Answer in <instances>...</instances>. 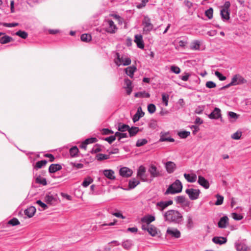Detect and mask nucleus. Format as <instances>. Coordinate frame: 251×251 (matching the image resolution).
Segmentation results:
<instances>
[{"label":"nucleus","instance_id":"f257e3e1","mask_svg":"<svg viewBox=\"0 0 251 251\" xmlns=\"http://www.w3.org/2000/svg\"><path fill=\"white\" fill-rule=\"evenodd\" d=\"M164 221L169 223L179 224L181 223L183 219L181 213L176 210H169L163 213Z\"/></svg>","mask_w":251,"mask_h":251},{"label":"nucleus","instance_id":"f03ea898","mask_svg":"<svg viewBox=\"0 0 251 251\" xmlns=\"http://www.w3.org/2000/svg\"><path fill=\"white\" fill-rule=\"evenodd\" d=\"M182 184L181 181L176 179L172 184L170 185L164 192L165 195H168L169 194L174 195L179 193L182 191Z\"/></svg>","mask_w":251,"mask_h":251},{"label":"nucleus","instance_id":"7ed1b4c3","mask_svg":"<svg viewBox=\"0 0 251 251\" xmlns=\"http://www.w3.org/2000/svg\"><path fill=\"white\" fill-rule=\"evenodd\" d=\"M131 62L130 58L127 55L124 54L121 55L119 53H116L114 62L118 66H120L121 65L123 66H127L130 64Z\"/></svg>","mask_w":251,"mask_h":251},{"label":"nucleus","instance_id":"20e7f679","mask_svg":"<svg viewBox=\"0 0 251 251\" xmlns=\"http://www.w3.org/2000/svg\"><path fill=\"white\" fill-rule=\"evenodd\" d=\"M105 31L110 34H114L117 31L118 28L114 22L108 19L105 22Z\"/></svg>","mask_w":251,"mask_h":251},{"label":"nucleus","instance_id":"39448f33","mask_svg":"<svg viewBox=\"0 0 251 251\" xmlns=\"http://www.w3.org/2000/svg\"><path fill=\"white\" fill-rule=\"evenodd\" d=\"M142 24L144 26L143 32L146 34L153 28V25L151 23V19L147 16H144Z\"/></svg>","mask_w":251,"mask_h":251},{"label":"nucleus","instance_id":"423d86ee","mask_svg":"<svg viewBox=\"0 0 251 251\" xmlns=\"http://www.w3.org/2000/svg\"><path fill=\"white\" fill-rule=\"evenodd\" d=\"M185 193L191 200H195L199 198L201 192L198 189L189 188L185 190Z\"/></svg>","mask_w":251,"mask_h":251},{"label":"nucleus","instance_id":"0eeeda50","mask_svg":"<svg viewBox=\"0 0 251 251\" xmlns=\"http://www.w3.org/2000/svg\"><path fill=\"white\" fill-rule=\"evenodd\" d=\"M148 172L150 174L151 179L155 177L161 176H162L161 172L153 164L151 165L148 169Z\"/></svg>","mask_w":251,"mask_h":251},{"label":"nucleus","instance_id":"6e6552de","mask_svg":"<svg viewBox=\"0 0 251 251\" xmlns=\"http://www.w3.org/2000/svg\"><path fill=\"white\" fill-rule=\"evenodd\" d=\"M137 176L143 181H148V174L146 173V169L143 166H140L137 169Z\"/></svg>","mask_w":251,"mask_h":251},{"label":"nucleus","instance_id":"1a4fd4ad","mask_svg":"<svg viewBox=\"0 0 251 251\" xmlns=\"http://www.w3.org/2000/svg\"><path fill=\"white\" fill-rule=\"evenodd\" d=\"M141 228L143 230L148 231V232L153 237L155 236L157 234V228L152 225L146 226L145 225L142 224Z\"/></svg>","mask_w":251,"mask_h":251},{"label":"nucleus","instance_id":"9d476101","mask_svg":"<svg viewBox=\"0 0 251 251\" xmlns=\"http://www.w3.org/2000/svg\"><path fill=\"white\" fill-rule=\"evenodd\" d=\"M246 82V80L243 76L239 74H236L232 77L231 81V84L235 86L245 83Z\"/></svg>","mask_w":251,"mask_h":251},{"label":"nucleus","instance_id":"9b49d317","mask_svg":"<svg viewBox=\"0 0 251 251\" xmlns=\"http://www.w3.org/2000/svg\"><path fill=\"white\" fill-rule=\"evenodd\" d=\"M173 203V201L172 200L160 201L156 203V206L158 210L162 211L164 209H166L168 206L172 205Z\"/></svg>","mask_w":251,"mask_h":251},{"label":"nucleus","instance_id":"f8f14e48","mask_svg":"<svg viewBox=\"0 0 251 251\" xmlns=\"http://www.w3.org/2000/svg\"><path fill=\"white\" fill-rule=\"evenodd\" d=\"M166 233L168 235L175 238H179L181 236L180 232L176 228H168Z\"/></svg>","mask_w":251,"mask_h":251},{"label":"nucleus","instance_id":"ddd939ff","mask_svg":"<svg viewBox=\"0 0 251 251\" xmlns=\"http://www.w3.org/2000/svg\"><path fill=\"white\" fill-rule=\"evenodd\" d=\"M155 220V217L154 216L148 214L145 215L141 219V222L142 224H146L147 225V226H149V225H151L150 224L154 221Z\"/></svg>","mask_w":251,"mask_h":251},{"label":"nucleus","instance_id":"4468645a","mask_svg":"<svg viewBox=\"0 0 251 251\" xmlns=\"http://www.w3.org/2000/svg\"><path fill=\"white\" fill-rule=\"evenodd\" d=\"M132 173V170L126 167L121 168L119 171L120 176L124 177H128L131 176Z\"/></svg>","mask_w":251,"mask_h":251},{"label":"nucleus","instance_id":"2eb2a0df","mask_svg":"<svg viewBox=\"0 0 251 251\" xmlns=\"http://www.w3.org/2000/svg\"><path fill=\"white\" fill-rule=\"evenodd\" d=\"M134 42L136 44L138 48L143 49L145 47L143 36L141 34H136L135 35Z\"/></svg>","mask_w":251,"mask_h":251},{"label":"nucleus","instance_id":"dca6fc26","mask_svg":"<svg viewBox=\"0 0 251 251\" xmlns=\"http://www.w3.org/2000/svg\"><path fill=\"white\" fill-rule=\"evenodd\" d=\"M208 117L210 119H218L221 117L220 109L215 107L212 112L208 115Z\"/></svg>","mask_w":251,"mask_h":251},{"label":"nucleus","instance_id":"f3484780","mask_svg":"<svg viewBox=\"0 0 251 251\" xmlns=\"http://www.w3.org/2000/svg\"><path fill=\"white\" fill-rule=\"evenodd\" d=\"M198 183L205 189H208L210 186L208 181L201 176H198Z\"/></svg>","mask_w":251,"mask_h":251},{"label":"nucleus","instance_id":"a211bd4d","mask_svg":"<svg viewBox=\"0 0 251 251\" xmlns=\"http://www.w3.org/2000/svg\"><path fill=\"white\" fill-rule=\"evenodd\" d=\"M169 134V132H163L160 133V138L159 139V142H173L175 141V139L171 137H167V136Z\"/></svg>","mask_w":251,"mask_h":251},{"label":"nucleus","instance_id":"6ab92c4d","mask_svg":"<svg viewBox=\"0 0 251 251\" xmlns=\"http://www.w3.org/2000/svg\"><path fill=\"white\" fill-rule=\"evenodd\" d=\"M230 10L225 9L220 10V15L223 22H226L230 19Z\"/></svg>","mask_w":251,"mask_h":251},{"label":"nucleus","instance_id":"aec40b11","mask_svg":"<svg viewBox=\"0 0 251 251\" xmlns=\"http://www.w3.org/2000/svg\"><path fill=\"white\" fill-rule=\"evenodd\" d=\"M144 112L142 111L141 107L138 108L136 113L134 114L132 118V121L135 123L139 120V119L144 116Z\"/></svg>","mask_w":251,"mask_h":251},{"label":"nucleus","instance_id":"412c9836","mask_svg":"<svg viewBox=\"0 0 251 251\" xmlns=\"http://www.w3.org/2000/svg\"><path fill=\"white\" fill-rule=\"evenodd\" d=\"M228 218L226 216H223L222 217L218 223V226L219 227L224 228L226 227L228 223Z\"/></svg>","mask_w":251,"mask_h":251},{"label":"nucleus","instance_id":"4be33fe9","mask_svg":"<svg viewBox=\"0 0 251 251\" xmlns=\"http://www.w3.org/2000/svg\"><path fill=\"white\" fill-rule=\"evenodd\" d=\"M212 241L215 244L222 245L226 243L227 239L226 237H224L215 236L212 239Z\"/></svg>","mask_w":251,"mask_h":251},{"label":"nucleus","instance_id":"5701e85b","mask_svg":"<svg viewBox=\"0 0 251 251\" xmlns=\"http://www.w3.org/2000/svg\"><path fill=\"white\" fill-rule=\"evenodd\" d=\"M165 167L167 172L171 174L174 172L176 169V164L172 161H168L166 163Z\"/></svg>","mask_w":251,"mask_h":251},{"label":"nucleus","instance_id":"b1692460","mask_svg":"<svg viewBox=\"0 0 251 251\" xmlns=\"http://www.w3.org/2000/svg\"><path fill=\"white\" fill-rule=\"evenodd\" d=\"M36 210V208L34 206H31L26 208L24 211V213L28 218H31L35 214Z\"/></svg>","mask_w":251,"mask_h":251},{"label":"nucleus","instance_id":"393cba45","mask_svg":"<svg viewBox=\"0 0 251 251\" xmlns=\"http://www.w3.org/2000/svg\"><path fill=\"white\" fill-rule=\"evenodd\" d=\"M103 174L106 177L110 180H114L116 178L114 176V172L112 170H104L103 171Z\"/></svg>","mask_w":251,"mask_h":251},{"label":"nucleus","instance_id":"a878e982","mask_svg":"<svg viewBox=\"0 0 251 251\" xmlns=\"http://www.w3.org/2000/svg\"><path fill=\"white\" fill-rule=\"evenodd\" d=\"M62 169V166L59 164H52L49 168V172L50 173H54Z\"/></svg>","mask_w":251,"mask_h":251},{"label":"nucleus","instance_id":"bb28decb","mask_svg":"<svg viewBox=\"0 0 251 251\" xmlns=\"http://www.w3.org/2000/svg\"><path fill=\"white\" fill-rule=\"evenodd\" d=\"M184 177L189 182H195L197 180V175L195 174H189L185 173Z\"/></svg>","mask_w":251,"mask_h":251},{"label":"nucleus","instance_id":"cd10ccee","mask_svg":"<svg viewBox=\"0 0 251 251\" xmlns=\"http://www.w3.org/2000/svg\"><path fill=\"white\" fill-rule=\"evenodd\" d=\"M136 69V67L134 66H129L125 69V72L127 75L132 78Z\"/></svg>","mask_w":251,"mask_h":251},{"label":"nucleus","instance_id":"c85d7f7f","mask_svg":"<svg viewBox=\"0 0 251 251\" xmlns=\"http://www.w3.org/2000/svg\"><path fill=\"white\" fill-rule=\"evenodd\" d=\"M235 248L237 251H247V245L242 242H236L235 243Z\"/></svg>","mask_w":251,"mask_h":251},{"label":"nucleus","instance_id":"c756f323","mask_svg":"<svg viewBox=\"0 0 251 251\" xmlns=\"http://www.w3.org/2000/svg\"><path fill=\"white\" fill-rule=\"evenodd\" d=\"M140 183V181L135 178H132L129 180L128 187L129 189H134Z\"/></svg>","mask_w":251,"mask_h":251},{"label":"nucleus","instance_id":"7c9ffc66","mask_svg":"<svg viewBox=\"0 0 251 251\" xmlns=\"http://www.w3.org/2000/svg\"><path fill=\"white\" fill-rule=\"evenodd\" d=\"M47 163V161L46 160H42L37 162L35 165L34 166V169L38 170L42 168L45 166Z\"/></svg>","mask_w":251,"mask_h":251},{"label":"nucleus","instance_id":"2f4dec72","mask_svg":"<svg viewBox=\"0 0 251 251\" xmlns=\"http://www.w3.org/2000/svg\"><path fill=\"white\" fill-rule=\"evenodd\" d=\"M139 128L135 126H132L131 127H129V129L128 130L130 137L135 136L139 132Z\"/></svg>","mask_w":251,"mask_h":251},{"label":"nucleus","instance_id":"473e14b6","mask_svg":"<svg viewBox=\"0 0 251 251\" xmlns=\"http://www.w3.org/2000/svg\"><path fill=\"white\" fill-rule=\"evenodd\" d=\"M125 82L126 84V93L128 95H130L132 92L131 82L128 79H125Z\"/></svg>","mask_w":251,"mask_h":251},{"label":"nucleus","instance_id":"72a5a7b5","mask_svg":"<svg viewBox=\"0 0 251 251\" xmlns=\"http://www.w3.org/2000/svg\"><path fill=\"white\" fill-rule=\"evenodd\" d=\"M201 42L198 40L194 41L191 44L190 48L192 50H200Z\"/></svg>","mask_w":251,"mask_h":251},{"label":"nucleus","instance_id":"f704fd0d","mask_svg":"<svg viewBox=\"0 0 251 251\" xmlns=\"http://www.w3.org/2000/svg\"><path fill=\"white\" fill-rule=\"evenodd\" d=\"M93 182V179L90 176H88L84 179L81 185L83 187L86 188Z\"/></svg>","mask_w":251,"mask_h":251},{"label":"nucleus","instance_id":"c9c22d12","mask_svg":"<svg viewBox=\"0 0 251 251\" xmlns=\"http://www.w3.org/2000/svg\"><path fill=\"white\" fill-rule=\"evenodd\" d=\"M129 126L126 124H119L118 126V130L122 132L128 131Z\"/></svg>","mask_w":251,"mask_h":251},{"label":"nucleus","instance_id":"e433bc0d","mask_svg":"<svg viewBox=\"0 0 251 251\" xmlns=\"http://www.w3.org/2000/svg\"><path fill=\"white\" fill-rule=\"evenodd\" d=\"M35 182L37 183L42 184L44 186L47 184V180L45 178L42 177L41 176H38L35 179Z\"/></svg>","mask_w":251,"mask_h":251},{"label":"nucleus","instance_id":"4c0bfd02","mask_svg":"<svg viewBox=\"0 0 251 251\" xmlns=\"http://www.w3.org/2000/svg\"><path fill=\"white\" fill-rule=\"evenodd\" d=\"M12 37L7 35H5L0 38V43L1 44H7L12 41Z\"/></svg>","mask_w":251,"mask_h":251},{"label":"nucleus","instance_id":"58836bf2","mask_svg":"<svg viewBox=\"0 0 251 251\" xmlns=\"http://www.w3.org/2000/svg\"><path fill=\"white\" fill-rule=\"evenodd\" d=\"M134 96L136 98H149L150 97V95L149 93H147L145 91H144L139 92L135 93Z\"/></svg>","mask_w":251,"mask_h":251},{"label":"nucleus","instance_id":"ea45409f","mask_svg":"<svg viewBox=\"0 0 251 251\" xmlns=\"http://www.w3.org/2000/svg\"><path fill=\"white\" fill-rule=\"evenodd\" d=\"M69 152L72 157H75L77 155L78 149L76 146H74L70 149Z\"/></svg>","mask_w":251,"mask_h":251},{"label":"nucleus","instance_id":"a19ab883","mask_svg":"<svg viewBox=\"0 0 251 251\" xmlns=\"http://www.w3.org/2000/svg\"><path fill=\"white\" fill-rule=\"evenodd\" d=\"M15 34L24 39H25L28 36V33L26 31L21 30L16 32Z\"/></svg>","mask_w":251,"mask_h":251},{"label":"nucleus","instance_id":"79ce46f5","mask_svg":"<svg viewBox=\"0 0 251 251\" xmlns=\"http://www.w3.org/2000/svg\"><path fill=\"white\" fill-rule=\"evenodd\" d=\"M132 245V242L131 240H127L124 241L122 243V246L125 249H129Z\"/></svg>","mask_w":251,"mask_h":251},{"label":"nucleus","instance_id":"37998d69","mask_svg":"<svg viewBox=\"0 0 251 251\" xmlns=\"http://www.w3.org/2000/svg\"><path fill=\"white\" fill-rule=\"evenodd\" d=\"M81 40L85 42H88L92 39L91 35L89 34H83L81 36Z\"/></svg>","mask_w":251,"mask_h":251},{"label":"nucleus","instance_id":"c03bdc74","mask_svg":"<svg viewBox=\"0 0 251 251\" xmlns=\"http://www.w3.org/2000/svg\"><path fill=\"white\" fill-rule=\"evenodd\" d=\"M215 197L217 198V201L215 202V204L216 205H221L223 203L224 197L219 194H216Z\"/></svg>","mask_w":251,"mask_h":251},{"label":"nucleus","instance_id":"a18cd8bd","mask_svg":"<svg viewBox=\"0 0 251 251\" xmlns=\"http://www.w3.org/2000/svg\"><path fill=\"white\" fill-rule=\"evenodd\" d=\"M178 135L181 138L185 139L190 135V132L187 131H181L178 132Z\"/></svg>","mask_w":251,"mask_h":251},{"label":"nucleus","instance_id":"49530a36","mask_svg":"<svg viewBox=\"0 0 251 251\" xmlns=\"http://www.w3.org/2000/svg\"><path fill=\"white\" fill-rule=\"evenodd\" d=\"M148 143V140L146 139H141L137 140L136 143V146L140 147L145 145Z\"/></svg>","mask_w":251,"mask_h":251},{"label":"nucleus","instance_id":"de8ad7c7","mask_svg":"<svg viewBox=\"0 0 251 251\" xmlns=\"http://www.w3.org/2000/svg\"><path fill=\"white\" fill-rule=\"evenodd\" d=\"M98 160H103L109 158V155L105 154L99 153L96 156Z\"/></svg>","mask_w":251,"mask_h":251},{"label":"nucleus","instance_id":"09e8293b","mask_svg":"<svg viewBox=\"0 0 251 251\" xmlns=\"http://www.w3.org/2000/svg\"><path fill=\"white\" fill-rule=\"evenodd\" d=\"M115 136L118 137V140L120 141L123 138H127L128 137V135L126 133H122L120 132H116L115 134Z\"/></svg>","mask_w":251,"mask_h":251},{"label":"nucleus","instance_id":"8fccbe9b","mask_svg":"<svg viewBox=\"0 0 251 251\" xmlns=\"http://www.w3.org/2000/svg\"><path fill=\"white\" fill-rule=\"evenodd\" d=\"M213 9L212 8L210 7L205 11V16L209 19H211L213 17Z\"/></svg>","mask_w":251,"mask_h":251},{"label":"nucleus","instance_id":"3c124183","mask_svg":"<svg viewBox=\"0 0 251 251\" xmlns=\"http://www.w3.org/2000/svg\"><path fill=\"white\" fill-rule=\"evenodd\" d=\"M187 227L188 228H191L193 226V222L192 220V218L191 215H188L187 217Z\"/></svg>","mask_w":251,"mask_h":251},{"label":"nucleus","instance_id":"603ef678","mask_svg":"<svg viewBox=\"0 0 251 251\" xmlns=\"http://www.w3.org/2000/svg\"><path fill=\"white\" fill-rule=\"evenodd\" d=\"M54 200V198L51 195H47L45 197V201L48 204H52Z\"/></svg>","mask_w":251,"mask_h":251},{"label":"nucleus","instance_id":"864d4df0","mask_svg":"<svg viewBox=\"0 0 251 251\" xmlns=\"http://www.w3.org/2000/svg\"><path fill=\"white\" fill-rule=\"evenodd\" d=\"M148 112L151 114H152V113H154L156 110L155 105L152 103L148 104Z\"/></svg>","mask_w":251,"mask_h":251},{"label":"nucleus","instance_id":"5fc2aeb1","mask_svg":"<svg viewBox=\"0 0 251 251\" xmlns=\"http://www.w3.org/2000/svg\"><path fill=\"white\" fill-rule=\"evenodd\" d=\"M101 151V147L99 144H96L94 147L93 148L91 152L92 153H96L97 152H99Z\"/></svg>","mask_w":251,"mask_h":251},{"label":"nucleus","instance_id":"6e6d98bb","mask_svg":"<svg viewBox=\"0 0 251 251\" xmlns=\"http://www.w3.org/2000/svg\"><path fill=\"white\" fill-rule=\"evenodd\" d=\"M175 200L176 203H183L185 202V197L182 196H179L175 197Z\"/></svg>","mask_w":251,"mask_h":251},{"label":"nucleus","instance_id":"4d7b16f0","mask_svg":"<svg viewBox=\"0 0 251 251\" xmlns=\"http://www.w3.org/2000/svg\"><path fill=\"white\" fill-rule=\"evenodd\" d=\"M170 70L176 74H178L180 73V68L178 66L175 65L172 66L170 68Z\"/></svg>","mask_w":251,"mask_h":251},{"label":"nucleus","instance_id":"13d9d810","mask_svg":"<svg viewBox=\"0 0 251 251\" xmlns=\"http://www.w3.org/2000/svg\"><path fill=\"white\" fill-rule=\"evenodd\" d=\"M169 95L166 94L162 95V100L164 105L167 106L168 105Z\"/></svg>","mask_w":251,"mask_h":251},{"label":"nucleus","instance_id":"bf43d9fd","mask_svg":"<svg viewBox=\"0 0 251 251\" xmlns=\"http://www.w3.org/2000/svg\"><path fill=\"white\" fill-rule=\"evenodd\" d=\"M227 115L229 119H233L234 120H236L239 117V115L232 111L228 112Z\"/></svg>","mask_w":251,"mask_h":251},{"label":"nucleus","instance_id":"052dcab7","mask_svg":"<svg viewBox=\"0 0 251 251\" xmlns=\"http://www.w3.org/2000/svg\"><path fill=\"white\" fill-rule=\"evenodd\" d=\"M19 25L18 23H2L0 24V25H3L5 27H13L17 26Z\"/></svg>","mask_w":251,"mask_h":251},{"label":"nucleus","instance_id":"680f3d73","mask_svg":"<svg viewBox=\"0 0 251 251\" xmlns=\"http://www.w3.org/2000/svg\"><path fill=\"white\" fill-rule=\"evenodd\" d=\"M232 217L234 220L236 221H240L243 218V216L235 212L232 213Z\"/></svg>","mask_w":251,"mask_h":251},{"label":"nucleus","instance_id":"e2e57ef3","mask_svg":"<svg viewBox=\"0 0 251 251\" xmlns=\"http://www.w3.org/2000/svg\"><path fill=\"white\" fill-rule=\"evenodd\" d=\"M242 135V132L237 131L231 135V138L234 140H239Z\"/></svg>","mask_w":251,"mask_h":251},{"label":"nucleus","instance_id":"0e129e2a","mask_svg":"<svg viewBox=\"0 0 251 251\" xmlns=\"http://www.w3.org/2000/svg\"><path fill=\"white\" fill-rule=\"evenodd\" d=\"M8 223L13 226H17L20 224V222L17 218H13L10 220Z\"/></svg>","mask_w":251,"mask_h":251},{"label":"nucleus","instance_id":"69168bd1","mask_svg":"<svg viewBox=\"0 0 251 251\" xmlns=\"http://www.w3.org/2000/svg\"><path fill=\"white\" fill-rule=\"evenodd\" d=\"M215 75L219 78V79L221 81H224L226 80V77L224 76L219 71L215 72Z\"/></svg>","mask_w":251,"mask_h":251},{"label":"nucleus","instance_id":"338daca9","mask_svg":"<svg viewBox=\"0 0 251 251\" xmlns=\"http://www.w3.org/2000/svg\"><path fill=\"white\" fill-rule=\"evenodd\" d=\"M205 86L208 88H214L216 87V84L213 81H208L206 82Z\"/></svg>","mask_w":251,"mask_h":251},{"label":"nucleus","instance_id":"774afa93","mask_svg":"<svg viewBox=\"0 0 251 251\" xmlns=\"http://www.w3.org/2000/svg\"><path fill=\"white\" fill-rule=\"evenodd\" d=\"M116 140V136L115 135H112L108 137H106L104 139V140L107 141L109 144H111L112 142H113Z\"/></svg>","mask_w":251,"mask_h":251}]
</instances>
